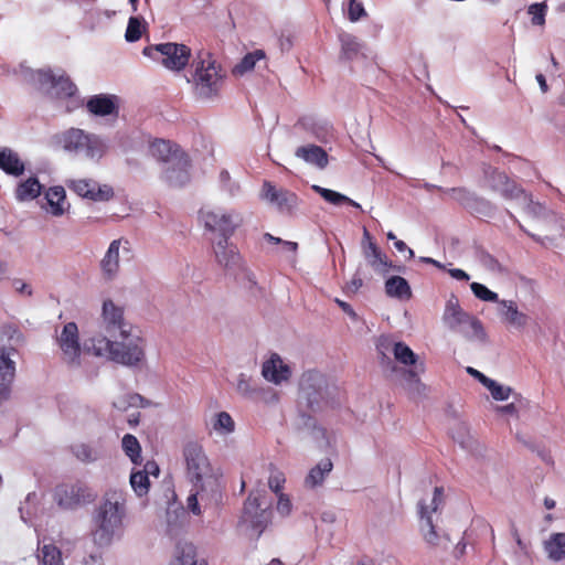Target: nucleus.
<instances>
[{
    "label": "nucleus",
    "instance_id": "1",
    "mask_svg": "<svg viewBox=\"0 0 565 565\" xmlns=\"http://www.w3.org/2000/svg\"><path fill=\"white\" fill-rule=\"evenodd\" d=\"M188 477L192 483L188 497V509L194 515H201L204 508L217 507L222 501L221 473L210 463L202 446L190 443L183 450Z\"/></svg>",
    "mask_w": 565,
    "mask_h": 565
},
{
    "label": "nucleus",
    "instance_id": "2",
    "mask_svg": "<svg viewBox=\"0 0 565 565\" xmlns=\"http://www.w3.org/2000/svg\"><path fill=\"white\" fill-rule=\"evenodd\" d=\"M126 518V492L119 489L108 490L93 514L92 539L96 546L108 547L120 540Z\"/></svg>",
    "mask_w": 565,
    "mask_h": 565
},
{
    "label": "nucleus",
    "instance_id": "3",
    "mask_svg": "<svg viewBox=\"0 0 565 565\" xmlns=\"http://www.w3.org/2000/svg\"><path fill=\"white\" fill-rule=\"evenodd\" d=\"M120 341H113L105 335L98 334L89 339L86 350L95 356L107 358L108 360L128 366L138 367L145 361V341L128 330V334L119 335Z\"/></svg>",
    "mask_w": 565,
    "mask_h": 565
},
{
    "label": "nucleus",
    "instance_id": "4",
    "mask_svg": "<svg viewBox=\"0 0 565 565\" xmlns=\"http://www.w3.org/2000/svg\"><path fill=\"white\" fill-rule=\"evenodd\" d=\"M338 388L318 371H307L299 383V403L312 412L333 407Z\"/></svg>",
    "mask_w": 565,
    "mask_h": 565
},
{
    "label": "nucleus",
    "instance_id": "5",
    "mask_svg": "<svg viewBox=\"0 0 565 565\" xmlns=\"http://www.w3.org/2000/svg\"><path fill=\"white\" fill-rule=\"evenodd\" d=\"M60 143L66 152L93 162H99L109 150L106 138L81 128H70L61 134Z\"/></svg>",
    "mask_w": 565,
    "mask_h": 565
},
{
    "label": "nucleus",
    "instance_id": "6",
    "mask_svg": "<svg viewBox=\"0 0 565 565\" xmlns=\"http://www.w3.org/2000/svg\"><path fill=\"white\" fill-rule=\"evenodd\" d=\"M444 504V489L436 487L433 497L427 500L423 499L418 502L419 530L424 541L437 548L447 550L449 546V536L438 531L437 521L439 510Z\"/></svg>",
    "mask_w": 565,
    "mask_h": 565
},
{
    "label": "nucleus",
    "instance_id": "7",
    "mask_svg": "<svg viewBox=\"0 0 565 565\" xmlns=\"http://www.w3.org/2000/svg\"><path fill=\"white\" fill-rule=\"evenodd\" d=\"M220 64L209 53L205 58L195 62V71L192 76L195 94L203 99L216 96L223 84Z\"/></svg>",
    "mask_w": 565,
    "mask_h": 565
},
{
    "label": "nucleus",
    "instance_id": "8",
    "mask_svg": "<svg viewBox=\"0 0 565 565\" xmlns=\"http://www.w3.org/2000/svg\"><path fill=\"white\" fill-rule=\"evenodd\" d=\"M271 499L265 490H257L249 493L245 504L241 522L248 529L260 535L271 516Z\"/></svg>",
    "mask_w": 565,
    "mask_h": 565
},
{
    "label": "nucleus",
    "instance_id": "9",
    "mask_svg": "<svg viewBox=\"0 0 565 565\" xmlns=\"http://www.w3.org/2000/svg\"><path fill=\"white\" fill-rule=\"evenodd\" d=\"M29 81L40 89L46 90L55 98H73L77 92L76 85L63 71L54 73L50 68L31 71Z\"/></svg>",
    "mask_w": 565,
    "mask_h": 565
},
{
    "label": "nucleus",
    "instance_id": "10",
    "mask_svg": "<svg viewBox=\"0 0 565 565\" xmlns=\"http://www.w3.org/2000/svg\"><path fill=\"white\" fill-rule=\"evenodd\" d=\"M55 342L61 351L62 361L70 367H79L83 352L89 353L86 350V345L90 344L89 340L82 347L78 327L73 321L63 324L61 330L56 329Z\"/></svg>",
    "mask_w": 565,
    "mask_h": 565
},
{
    "label": "nucleus",
    "instance_id": "11",
    "mask_svg": "<svg viewBox=\"0 0 565 565\" xmlns=\"http://www.w3.org/2000/svg\"><path fill=\"white\" fill-rule=\"evenodd\" d=\"M145 56L161 63L171 71H181L189 62L191 51L184 44L161 43L147 46L142 51Z\"/></svg>",
    "mask_w": 565,
    "mask_h": 565
},
{
    "label": "nucleus",
    "instance_id": "12",
    "mask_svg": "<svg viewBox=\"0 0 565 565\" xmlns=\"http://www.w3.org/2000/svg\"><path fill=\"white\" fill-rule=\"evenodd\" d=\"M201 218L205 227L220 234V238L230 239L235 230L243 223L242 214L235 210L214 207L201 210Z\"/></svg>",
    "mask_w": 565,
    "mask_h": 565
},
{
    "label": "nucleus",
    "instance_id": "13",
    "mask_svg": "<svg viewBox=\"0 0 565 565\" xmlns=\"http://www.w3.org/2000/svg\"><path fill=\"white\" fill-rule=\"evenodd\" d=\"M212 248L217 265L224 268L227 274L236 276L244 273L252 285L256 284L254 275L245 267L235 244L227 238H218L213 242Z\"/></svg>",
    "mask_w": 565,
    "mask_h": 565
},
{
    "label": "nucleus",
    "instance_id": "14",
    "mask_svg": "<svg viewBox=\"0 0 565 565\" xmlns=\"http://www.w3.org/2000/svg\"><path fill=\"white\" fill-rule=\"evenodd\" d=\"M131 244L125 237L110 242L105 255L100 260V270L107 280H114L120 270V260L129 256Z\"/></svg>",
    "mask_w": 565,
    "mask_h": 565
},
{
    "label": "nucleus",
    "instance_id": "15",
    "mask_svg": "<svg viewBox=\"0 0 565 565\" xmlns=\"http://www.w3.org/2000/svg\"><path fill=\"white\" fill-rule=\"evenodd\" d=\"M95 494L82 482L60 484L55 488L54 500L63 509H75L93 501Z\"/></svg>",
    "mask_w": 565,
    "mask_h": 565
},
{
    "label": "nucleus",
    "instance_id": "16",
    "mask_svg": "<svg viewBox=\"0 0 565 565\" xmlns=\"http://www.w3.org/2000/svg\"><path fill=\"white\" fill-rule=\"evenodd\" d=\"M100 328L113 338L128 334L131 326L125 321L124 309L113 300H105L102 307Z\"/></svg>",
    "mask_w": 565,
    "mask_h": 565
},
{
    "label": "nucleus",
    "instance_id": "17",
    "mask_svg": "<svg viewBox=\"0 0 565 565\" xmlns=\"http://www.w3.org/2000/svg\"><path fill=\"white\" fill-rule=\"evenodd\" d=\"M262 198L275 204L280 212L294 213L300 203L298 195L287 189H277L271 182L265 181Z\"/></svg>",
    "mask_w": 565,
    "mask_h": 565
},
{
    "label": "nucleus",
    "instance_id": "18",
    "mask_svg": "<svg viewBox=\"0 0 565 565\" xmlns=\"http://www.w3.org/2000/svg\"><path fill=\"white\" fill-rule=\"evenodd\" d=\"M14 354L13 348L0 349V399L3 401L10 398L17 376V363L12 359Z\"/></svg>",
    "mask_w": 565,
    "mask_h": 565
},
{
    "label": "nucleus",
    "instance_id": "19",
    "mask_svg": "<svg viewBox=\"0 0 565 565\" xmlns=\"http://www.w3.org/2000/svg\"><path fill=\"white\" fill-rule=\"evenodd\" d=\"M121 99L114 94H96L86 102L87 111L95 117H109L117 119Z\"/></svg>",
    "mask_w": 565,
    "mask_h": 565
},
{
    "label": "nucleus",
    "instance_id": "20",
    "mask_svg": "<svg viewBox=\"0 0 565 565\" xmlns=\"http://www.w3.org/2000/svg\"><path fill=\"white\" fill-rule=\"evenodd\" d=\"M68 188L77 195L94 202L108 201L114 195V191L109 185H100L89 179L72 180L68 183Z\"/></svg>",
    "mask_w": 565,
    "mask_h": 565
},
{
    "label": "nucleus",
    "instance_id": "21",
    "mask_svg": "<svg viewBox=\"0 0 565 565\" xmlns=\"http://www.w3.org/2000/svg\"><path fill=\"white\" fill-rule=\"evenodd\" d=\"M448 328L460 333L470 341L483 342L486 340V332L481 321L466 311L462 312L454 322H450Z\"/></svg>",
    "mask_w": 565,
    "mask_h": 565
},
{
    "label": "nucleus",
    "instance_id": "22",
    "mask_svg": "<svg viewBox=\"0 0 565 565\" xmlns=\"http://www.w3.org/2000/svg\"><path fill=\"white\" fill-rule=\"evenodd\" d=\"M262 375L266 381L275 385H281L291 377V369L279 354L271 353L270 356L263 362Z\"/></svg>",
    "mask_w": 565,
    "mask_h": 565
},
{
    "label": "nucleus",
    "instance_id": "23",
    "mask_svg": "<svg viewBox=\"0 0 565 565\" xmlns=\"http://www.w3.org/2000/svg\"><path fill=\"white\" fill-rule=\"evenodd\" d=\"M363 256L367 265L379 275L386 276L391 270L401 271L399 266L393 265L374 242L363 246Z\"/></svg>",
    "mask_w": 565,
    "mask_h": 565
},
{
    "label": "nucleus",
    "instance_id": "24",
    "mask_svg": "<svg viewBox=\"0 0 565 565\" xmlns=\"http://www.w3.org/2000/svg\"><path fill=\"white\" fill-rule=\"evenodd\" d=\"M189 158L188 156L174 157V161L164 166L162 179L170 186L180 188L186 184L190 180L189 173Z\"/></svg>",
    "mask_w": 565,
    "mask_h": 565
},
{
    "label": "nucleus",
    "instance_id": "25",
    "mask_svg": "<svg viewBox=\"0 0 565 565\" xmlns=\"http://www.w3.org/2000/svg\"><path fill=\"white\" fill-rule=\"evenodd\" d=\"M498 315L503 323L516 330L524 329L530 321V317L525 312L520 311L513 300L503 299L499 301Z\"/></svg>",
    "mask_w": 565,
    "mask_h": 565
},
{
    "label": "nucleus",
    "instance_id": "26",
    "mask_svg": "<svg viewBox=\"0 0 565 565\" xmlns=\"http://www.w3.org/2000/svg\"><path fill=\"white\" fill-rule=\"evenodd\" d=\"M491 186L494 191L499 192L505 200H514L520 204L523 196L527 193L524 192L514 181L510 180L503 172L494 171L491 177Z\"/></svg>",
    "mask_w": 565,
    "mask_h": 565
},
{
    "label": "nucleus",
    "instance_id": "27",
    "mask_svg": "<svg viewBox=\"0 0 565 565\" xmlns=\"http://www.w3.org/2000/svg\"><path fill=\"white\" fill-rule=\"evenodd\" d=\"M236 391L238 394L246 398H255L259 393H269L271 399H266L267 404H273L278 401V394L273 388H265L258 386L249 376L244 373H241L237 377Z\"/></svg>",
    "mask_w": 565,
    "mask_h": 565
},
{
    "label": "nucleus",
    "instance_id": "28",
    "mask_svg": "<svg viewBox=\"0 0 565 565\" xmlns=\"http://www.w3.org/2000/svg\"><path fill=\"white\" fill-rule=\"evenodd\" d=\"M339 41L341 43V60L355 61L366 56L365 45L354 35L342 32L339 34Z\"/></svg>",
    "mask_w": 565,
    "mask_h": 565
},
{
    "label": "nucleus",
    "instance_id": "29",
    "mask_svg": "<svg viewBox=\"0 0 565 565\" xmlns=\"http://www.w3.org/2000/svg\"><path fill=\"white\" fill-rule=\"evenodd\" d=\"M150 153L157 160L163 162L166 166L174 161V157L185 156L178 146L168 140L158 139L151 142Z\"/></svg>",
    "mask_w": 565,
    "mask_h": 565
},
{
    "label": "nucleus",
    "instance_id": "30",
    "mask_svg": "<svg viewBox=\"0 0 565 565\" xmlns=\"http://www.w3.org/2000/svg\"><path fill=\"white\" fill-rule=\"evenodd\" d=\"M295 156L318 169H324L329 161L328 153L316 145H306L297 148Z\"/></svg>",
    "mask_w": 565,
    "mask_h": 565
},
{
    "label": "nucleus",
    "instance_id": "31",
    "mask_svg": "<svg viewBox=\"0 0 565 565\" xmlns=\"http://www.w3.org/2000/svg\"><path fill=\"white\" fill-rule=\"evenodd\" d=\"M38 559L40 565H64L61 550L45 537L38 541Z\"/></svg>",
    "mask_w": 565,
    "mask_h": 565
},
{
    "label": "nucleus",
    "instance_id": "32",
    "mask_svg": "<svg viewBox=\"0 0 565 565\" xmlns=\"http://www.w3.org/2000/svg\"><path fill=\"white\" fill-rule=\"evenodd\" d=\"M0 169L7 174L19 177L24 172V163L11 148H0Z\"/></svg>",
    "mask_w": 565,
    "mask_h": 565
},
{
    "label": "nucleus",
    "instance_id": "33",
    "mask_svg": "<svg viewBox=\"0 0 565 565\" xmlns=\"http://www.w3.org/2000/svg\"><path fill=\"white\" fill-rule=\"evenodd\" d=\"M519 206L535 221L547 222L555 220L556 215L539 202H534L531 195L523 196Z\"/></svg>",
    "mask_w": 565,
    "mask_h": 565
},
{
    "label": "nucleus",
    "instance_id": "34",
    "mask_svg": "<svg viewBox=\"0 0 565 565\" xmlns=\"http://www.w3.org/2000/svg\"><path fill=\"white\" fill-rule=\"evenodd\" d=\"M547 558L552 562H561L565 558V533H553L543 543Z\"/></svg>",
    "mask_w": 565,
    "mask_h": 565
},
{
    "label": "nucleus",
    "instance_id": "35",
    "mask_svg": "<svg viewBox=\"0 0 565 565\" xmlns=\"http://www.w3.org/2000/svg\"><path fill=\"white\" fill-rule=\"evenodd\" d=\"M71 451L83 463L96 462L104 456L102 447L87 443L72 445Z\"/></svg>",
    "mask_w": 565,
    "mask_h": 565
},
{
    "label": "nucleus",
    "instance_id": "36",
    "mask_svg": "<svg viewBox=\"0 0 565 565\" xmlns=\"http://www.w3.org/2000/svg\"><path fill=\"white\" fill-rule=\"evenodd\" d=\"M332 468L333 463L330 459L326 458L320 460L307 475L305 479V487L313 489L321 486L326 477L331 472Z\"/></svg>",
    "mask_w": 565,
    "mask_h": 565
},
{
    "label": "nucleus",
    "instance_id": "37",
    "mask_svg": "<svg viewBox=\"0 0 565 565\" xmlns=\"http://www.w3.org/2000/svg\"><path fill=\"white\" fill-rule=\"evenodd\" d=\"M385 292L388 297L401 300L412 297L408 281L401 276H392L385 281Z\"/></svg>",
    "mask_w": 565,
    "mask_h": 565
},
{
    "label": "nucleus",
    "instance_id": "38",
    "mask_svg": "<svg viewBox=\"0 0 565 565\" xmlns=\"http://www.w3.org/2000/svg\"><path fill=\"white\" fill-rule=\"evenodd\" d=\"M42 185L36 178H29L21 182L15 190V199L20 202L30 201L41 194Z\"/></svg>",
    "mask_w": 565,
    "mask_h": 565
},
{
    "label": "nucleus",
    "instance_id": "39",
    "mask_svg": "<svg viewBox=\"0 0 565 565\" xmlns=\"http://www.w3.org/2000/svg\"><path fill=\"white\" fill-rule=\"evenodd\" d=\"M311 189L318 193L320 196H322L327 202H329L330 204H333V205H341V204H349L355 209H361V205L353 201L352 199H350L349 196L340 193V192H337V191H333V190H330V189H326V188H322L320 185H317V184H313L311 186Z\"/></svg>",
    "mask_w": 565,
    "mask_h": 565
},
{
    "label": "nucleus",
    "instance_id": "40",
    "mask_svg": "<svg viewBox=\"0 0 565 565\" xmlns=\"http://www.w3.org/2000/svg\"><path fill=\"white\" fill-rule=\"evenodd\" d=\"M45 199L50 206V213L54 216H61L64 214L65 209L63 204L65 202V190L63 186L50 188L45 193Z\"/></svg>",
    "mask_w": 565,
    "mask_h": 565
},
{
    "label": "nucleus",
    "instance_id": "41",
    "mask_svg": "<svg viewBox=\"0 0 565 565\" xmlns=\"http://www.w3.org/2000/svg\"><path fill=\"white\" fill-rule=\"evenodd\" d=\"M171 565H199L195 547L190 543L178 544L175 557ZM200 565H205L201 563Z\"/></svg>",
    "mask_w": 565,
    "mask_h": 565
},
{
    "label": "nucleus",
    "instance_id": "42",
    "mask_svg": "<svg viewBox=\"0 0 565 565\" xmlns=\"http://www.w3.org/2000/svg\"><path fill=\"white\" fill-rule=\"evenodd\" d=\"M266 55L263 50H255L254 52L247 53L238 64L233 68L234 75H244L252 71L258 61L265 60Z\"/></svg>",
    "mask_w": 565,
    "mask_h": 565
},
{
    "label": "nucleus",
    "instance_id": "43",
    "mask_svg": "<svg viewBox=\"0 0 565 565\" xmlns=\"http://www.w3.org/2000/svg\"><path fill=\"white\" fill-rule=\"evenodd\" d=\"M491 396L495 401H507L510 396H513L515 401H521L522 396L519 393H515L512 387L499 384L497 381L490 379L488 384L486 385Z\"/></svg>",
    "mask_w": 565,
    "mask_h": 565
},
{
    "label": "nucleus",
    "instance_id": "44",
    "mask_svg": "<svg viewBox=\"0 0 565 565\" xmlns=\"http://www.w3.org/2000/svg\"><path fill=\"white\" fill-rule=\"evenodd\" d=\"M121 447L124 452L126 454L127 457H129L132 463H141V446L134 435L126 434L122 437Z\"/></svg>",
    "mask_w": 565,
    "mask_h": 565
},
{
    "label": "nucleus",
    "instance_id": "45",
    "mask_svg": "<svg viewBox=\"0 0 565 565\" xmlns=\"http://www.w3.org/2000/svg\"><path fill=\"white\" fill-rule=\"evenodd\" d=\"M305 426L310 430L311 437L318 443L319 447H329L331 445L327 430L318 426L316 420L310 416H302Z\"/></svg>",
    "mask_w": 565,
    "mask_h": 565
},
{
    "label": "nucleus",
    "instance_id": "46",
    "mask_svg": "<svg viewBox=\"0 0 565 565\" xmlns=\"http://www.w3.org/2000/svg\"><path fill=\"white\" fill-rule=\"evenodd\" d=\"M393 354L395 360L404 365H416L417 363V355L404 342L393 343Z\"/></svg>",
    "mask_w": 565,
    "mask_h": 565
},
{
    "label": "nucleus",
    "instance_id": "47",
    "mask_svg": "<svg viewBox=\"0 0 565 565\" xmlns=\"http://www.w3.org/2000/svg\"><path fill=\"white\" fill-rule=\"evenodd\" d=\"M130 486L137 497L142 498L149 492L150 481L147 473L140 470L132 471L129 479Z\"/></svg>",
    "mask_w": 565,
    "mask_h": 565
},
{
    "label": "nucleus",
    "instance_id": "48",
    "mask_svg": "<svg viewBox=\"0 0 565 565\" xmlns=\"http://www.w3.org/2000/svg\"><path fill=\"white\" fill-rule=\"evenodd\" d=\"M452 438L455 441H457L461 446V448L470 450V451L473 449V447L476 445V440L472 437V435L470 434L467 424H465V423H459L457 425V428L452 435Z\"/></svg>",
    "mask_w": 565,
    "mask_h": 565
},
{
    "label": "nucleus",
    "instance_id": "49",
    "mask_svg": "<svg viewBox=\"0 0 565 565\" xmlns=\"http://www.w3.org/2000/svg\"><path fill=\"white\" fill-rule=\"evenodd\" d=\"M213 429L220 435H228L234 431L235 423L226 412H220L213 420Z\"/></svg>",
    "mask_w": 565,
    "mask_h": 565
},
{
    "label": "nucleus",
    "instance_id": "50",
    "mask_svg": "<svg viewBox=\"0 0 565 565\" xmlns=\"http://www.w3.org/2000/svg\"><path fill=\"white\" fill-rule=\"evenodd\" d=\"M143 30L145 25L142 24V19L139 17H130L125 33L126 41H138L141 38Z\"/></svg>",
    "mask_w": 565,
    "mask_h": 565
},
{
    "label": "nucleus",
    "instance_id": "51",
    "mask_svg": "<svg viewBox=\"0 0 565 565\" xmlns=\"http://www.w3.org/2000/svg\"><path fill=\"white\" fill-rule=\"evenodd\" d=\"M472 294L482 301L497 302L499 305V296L497 292L490 290L487 286L480 282H472L470 285Z\"/></svg>",
    "mask_w": 565,
    "mask_h": 565
},
{
    "label": "nucleus",
    "instance_id": "52",
    "mask_svg": "<svg viewBox=\"0 0 565 565\" xmlns=\"http://www.w3.org/2000/svg\"><path fill=\"white\" fill-rule=\"evenodd\" d=\"M462 312L458 299L452 296L446 303L443 320L449 327Z\"/></svg>",
    "mask_w": 565,
    "mask_h": 565
},
{
    "label": "nucleus",
    "instance_id": "53",
    "mask_svg": "<svg viewBox=\"0 0 565 565\" xmlns=\"http://www.w3.org/2000/svg\"><path fill=\"white\" fill-rule=\"evenodd\" d=\"M546 12L547 4L545 2L533 3L527 9V13L532 15L533 25H544Z\"/></svg>",
    "mask_w": 565,
    "mask_h": 565
},
{
    "label": "nucleus",
    "instance_id": "54",
    "mask_svg": "<svg viewBox=\"0 0 565 565\" xmlns=\"http://www.w3.org/2000/svg\"><path fill=\"white\" fill-rule=\"evenodd\" d=\"M221 188L226 191L231 196H235L239 193V184L232 180L228 171L222 170L220 172Z\"/></svg>",
    "mask_w": 565,
    "mask_h": 565
},
{
    "label": "nucleus",
    "instance_id": "55",
    "mask_svg": "<svg viewBox=\"0 0 565 565\" xmlns=\"http://www.w3.org/2000/svg\"><path fill=\"white\" fill-rule=\"evenodd\" d=\"M284 483L285 475L274 466H270V475L268 478V486L270 490L275 493H278L281 490Z\"/></svg>",
    "mask_w": 565,
    "mask_h": 565
},
{
    "label": "nucleus",
    "instance_id": "56",
    "mask_svg": "<svg viewBox=\"0 0 565 565\" xmlns=\"http://www.w3.org/2000/svg\"><path fill=\"white\" fill-rule=\"evenodd\" d=\"M365 14L366 12L361 2H358L356 0H348V17L350 21L355 22Z\"/></svg>",
    "mask_w": 565,
    "mask_h": 565
},
{
    "label": "nucleus",
    "instance_id": "57",
    "mask_svg": "<svg viewBox=\"0 0 565 565\" xmlns=\"http://www.w3.org/2000/svg\"><path fill=\"white\" fill-rule=\"evenodd\" d=\"M277 511L281 515H288L290 513V511H291V502L284 494H279V497H278Z\"/></svg>",
    "mask_w": 565,
    "mask_h": 565
},
{
    "label": "nucleus",
    "instance_id": "58",
    "mask_svg": "<svg viewBox=\"0 0 565 565\" xmlns=\"http://www.w3.org/2000/svg\"><path fill=\"white\" fill-rule=\"evenodd\" d=\"M418 374L414 370H404L402 372V379L404 381V387L406 388L412 383H417Z\"/></svg>",
    "mask_w": 565,
    "mask_h": 565
},
{
    "label": "nucleus",
    "instance_id": "59",
    "mask_svg": "<svg viewBox=\"0 0 565 565\" xmlns=\"http://www.w3.org/2000/svg\"><path fill=\"white\" fill-rule=\"evenodd\" d=\"M13 287H14L15 291H18L19 294H23L26 296L32 295L31 286L21 279L13 280Z\"/></svg>",
    "mask_w": 565,
    "mask_h": 565
},
{
    "label": "nucleus",
    "instance_id": "60",
    "mask_svg": "<svg viewBox=\"0 0 565 565\" xmlns=\"http://www.w3.org/2000/svg\"><path fill=\"white\" fill-rule=\"evenodd\" d=\"M363 286V280L360 275L356 273L352 280L347 285V292H356Z\"/></svg>",
    "mask_w": 565,
    "mask_h": 565
},
{
    "label": "nucleus",
    "instance_id": "61",
    "mask_svg": "<svg viewBox=\"0 0 565 565\" xmlns=\"http://www.w3.org/2000/svg\"><path fill=\"white\" fill-rule=\"evenodd\" d=\"M406 390L414 395H424L426 391L425 384L422 383L420 379H417V383H412L406 387Z\"/></svg>",
    "mask_w": 565,
    "mask_h": 565
},
{
    "label": "nucleus",
    "instance_id": "62",
    "mask_svg": "<svg viewBox=\"0 0 565 565\" xmlns=\"http://www.w3.org/2000/svg\"><path fill=\"white\" fill-rule=\"evenodd\" d=\"M140 471L147 473V476L149 478L150 476L158 477L160 470H159V466L154 461H148L145 465L143 469Z\"/></svg>",
    "mask_w": 565,
    "mask_h": 565
},
{
    "label": "nucleus",
    "instance_id": "63",
    "mask_svg": "<svg viewBox=\"0 0 565 565\" xmlns=\"http://www.w3.org/2000/svg\"><path fill=\"white\" fill-rule=\"evenodd\" d=\"M467 372L477 379L484 387L488 384V381H490V377L486 376L483 373L471 366L467 367Z\"/></svg>",
    "mask_w": 565,
    "mask_h": 565
},
{
    "label": "nucleus",
    "instance_id": "64",
    "mask_svg": "<svg viewBox=\"0 0 565 565\" xmlns=\"http://www.w3.org/2000/svg\"><path fill=\"white\" fill-rule=\"evenodd\" d=\"M448 273L452 278H455L457 280L468 281L470 279V276L465 270H462L460 268L449 269Z\"/></svg>",
    "mask_w": 565,
    "mask_h": 565
}]
</instances>
